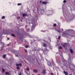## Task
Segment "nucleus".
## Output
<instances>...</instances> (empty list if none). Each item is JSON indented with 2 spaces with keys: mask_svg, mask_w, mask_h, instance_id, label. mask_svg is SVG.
Instances as JSON below:
<instances>
[{
  "mask_svg": "<svg viewBox=\"0 0 75 75\" xmlns=\"http://www.w3.org/2000/svg\"><path fill=\"white\" fill-rule=\"evenodd\" d=\"M54 27H56L57 26V24L56 23H54L53 25Z\"/></svg>",
  "mask_w": 75,
  "mask_h": 75,
  "instance_id": "nucleus-16",
  "label": "nucleus"
},
{
  "mask_svg": "<svg viewBox=\"0 0 75 75\" xmlns=\"http://www.w3.org/2000/svg\"><path fill=\"white\" fill-rule=\"evenodd\" d=\"M2 72H3V73H4V71H5V69H4L3 68L2 69Z\"/></svg>",
  "mask_w": 75,
  "mask_h": 75,
  "instance_id": "nucleus-15",
  "label": "nucleus"
},
{
  "mask_svg": "<svg viewBox=\"0 0 75 75\" xmlns=\"http://www.w3.org/2000/svg\"><path fill=\"white\" fill-rule=\"evenodd\" d=\"M25 52H27V50L25 49Z\"/></svg>",
  "mask_w": 75,
  "mask_h": 75,
  "instance_id": "nucleus-26",
  "label": "nucleus"
},
{
  "mask_svg": "<svg viewBox=\"0 0 75 75\" xmlns=\"http://www.w3.org/2000/svg\"><path fill=\"white\" fill-rule=\"evenodd\" d=\"M65 36H71V35L69 33H67V34H66Z\"/></svg>",
  "mask_w": 75,
  "mask_h": 75,
  "instance_id": "nucleus-8",
  "label": "nucleus"
},
{
  "mask_svg": "<svg viewBox=\"0 0 75 75\" xmlns=\"http://www.w3.org/2000/svg\"><path fill=\"white\" fill-rule=\"evenodd\" d=\"M59 49H62V46H60L59 47Z\"/></svg>",
  "mask_w": 75,
  "mask_h": 75,
  "instance_id": "nucleus-21",
  "label": "nucleus"
},
{
  "mask_svg": "<svg viewBox=\"0 0 75 75\" xmlns=\"http://www.w3.org/2000/svg\"><path fill=\"white\" fill-rule=\"evenodd\" d=\"M21 3L18 4V6H21Z\"/></svg>",
  "mask_w": 75,
  "mask_h": 75,
  "instance_id": "nucleus-22",
  "label": "nucleus"
},
{
  "mask_svg": "<svg viewBox=\"0 0 75 75\" xmlns=\"http://www.w3.org/2000/svg\"><path fill=\"white\" fill-rule=\"evenodd\" d=\"M60 38H61V36H59V37L58 38V39L59 40Z\"/></svg>",
  "mask_w": 75,
  "mask_h": 75,
  "instance_id": "nucleus-28",
  "label": "nucleus"
},
{
  "mask_svg": "<svg viewBox=\"0 0 75 75\" xmlns=\"http://www.w3.org/2000/svg\"><path fill=\"white\" fill-rule=\"evenodd\" d=\"M19 75H21V73H19Z\"/></svg>",
  "mask_w": 75,
  "mask_h": 75,
  "instance_id": "nucleus-32",
  "label": "nucleus"
},
{
  "mask_svg": "<svg viewBox=\"0 0 75 75\" xmlns=\"http://www.w3.org/2000/svg\"><path fill=\"white\" fill-rule=\"evenodd\" d=\"M33 71L35 72H38V71H37V70L35 69H34Z\"/></svg>",
  "mask_w": 75,
  "mask_h": 75,
  "instance_id": "nucleus-13",
  "label": "nucleus"
},
{
  "mask_svg": "<svg viewBox=\"0 0 75 75\" xmlns=\"http://www.w3.org/2000/svg\"><path fill=\"white\" fill-rule=\"evenodd\" d=\"M47 64L49 67H52V64H51V63L49 61L47 62Z\"/></svg>",
  "mask_w": 75,
  "mask_h": 75,
  "instance_id": "nucleus-2",
  "label": "nucleus"
},
{
  "mask_svg": "<svg viewBox=\"0 0 75 75\" xmlns=\"http://www.w3.org/2000/svg\"><path fill=\"white\" fill-rule=\"evenodd\" d=\"M2 44H4V43H3V42H2Z\"/></svg>",
  "mask_w": 75,
  "mask_h": 75,
  "instance_id": "nucleus-38",
  "label": "nucleus"
},
{
  "mask_svg": "<svg viewBox=\"0 0 75 75\" xmlns=\"http://www.w3.org/2000/svg\"><path fill=\"white\" fill-rule=\"evenodd\" d=\"M27 31H28V32H29V31H30V29H27Z\"/></svg>",
  "mask_w": 75,
  "mask_h": 75,
  "instance_id": "nucleus-23",
  "label": "nucleus"
},
{
  "mask_svg": "<svg viewBox=\"0 0 75 75\" xmlns=\"http://www.w3.org/2000/svg\"><path fill=\"white\" fill-rule=\"evenodd\" d=\"M62 47H65V45H62Z\"/></svg>",
  "mask_w": 75,
  "mask_h": 75,
  "instance_id": "nucleus-29",
  "label": "nucleus"
},
{
  "mask_svg": "<svg viewBox=\"0 0 75 75\" xmlns=\"http://www.w3.org/2000/svg\"><path fill=\"white\" fill-rule=\"evenodd\" d=\"M11 35L12 37H16V36L15 35H14V34L13 33L11 34Z\"/></svg>",
  "mask_w": 75,
  "mask_h": 75,
  "instance_id": "nucleus-11",
  "label": "nucleus"
},
{
  "mask_svg": "<svg viewBox=\"0 0 75 75\" xmlns=\"http://www.w3.org/2000/svg\"><path fill=\"white\" fill-rule=\"evenodd\" d=\"M6 75H10V74L9 73V72H5Z\"/></svg>",
  "mask_w": 75,
  "mask_h": 75,
  "instance_id": "nucleus-7",
  "label": "nucleus"
},
{
  "mask_svg": "<svg viewBox=\"0 0 75 75\" xmlns=\"http://www.w3.org/2000/svg\"><path fill=\"white\" fill-rule=\"evenodd\" d=\"M53 69H54V68H53Z\"/></svg>",
  "mask_w": 75,
  "mask_h": 75,
  "instance_id": "nucleus-43",
  "label": "nucleus"
},
{
  "mask_svg": "<svg viewBox=\"0 0 75 75\" xmlns=\"http://www.w3.org/2000/svg\"><path fill=\"white\" fill-rule=\"evenodd\" d=\"M38 75H40V74H38Z\"/></svg>",
  "mask_w": 75,
  "mask_h": 75,
  "instance_id": "nucleus-41",
  "label": "nucleus"
},
{
  "mask_svg": "<svg viewBox=\"0 0 75 75\" xmlns=\"http://www.w3.org/2000/svg\"><path fill=\"white\" fill-rule=\"evenodd\" d=\"M3 58H4V59H5V58H6V54H4L3 55Z\"/></svg>",
  "mask_w": 75,
  "mask_h": 75,
  "instance_id": "nucleus-12",
  "label": "nucleus"
},
{
  "mask_svg": "<svg viewBox=\"0 0 75 75\" xmlns=\"http://www.w3.org/2000/svg\"><path fill=\"white\" fill-rule=\"evenodd\" d=\"M16 66L17 67H18V66H19V65L18 64H16Z\"/></svg>",
  "mask_w": 75,
  "mask_h": 75,
  "instance_id": "nucleus-30",
  "label": "nucleus"
},
{
  "mask_svg": "<svg viewBox=\"0 0 75 75\" xmlns=\"http://www.w3.org/2000/svg\"><path fill=\"white\" fill-rule=\"evenodd\" d=\"M17 69H20V67H18L17 68H16Z\"/></svg>",
  "mask_w": 75,
  "mask_h": 75,
  "instance_id": "nucleus-25",
  "label": "nucleus"
},
{
  "mask_svg": "<svg viewBox=\"0 0 75 75\" xmlns=\"http://www.w3.org/2000/svg\"><path fill=\"white\" fill-rule=\"evenodd\" d=\"M64 3H66L67 2V1L65 0H64L63 1Z\"/></svg>",
  "mask_w": 75,
  "mask_h": 75,
  "instance_id": "nucleus-24",
  "label": "nucleus"
},
{
  "mask_svg": "<svg viewBox=\"0 0 75 75\" xmlns=\"http://www.w3.org/2000/svg\"><path fill=\"white\" fill-rule=\"evenodd\" d=\"M19 66H20L21 67L22 66V64H18Z\"/></svg>",
  "mask_w": 75,
  "mask_h": 75,
  "instance_id": "nucleus-20",
  "label": "nucleus"
},
{
  "mask_svg": "<svg viewBox=\"0 0 75 75\" xmlns=\"http://www.w3.org/2000/svg\"><path fill=\"white\" fill-rule=\"evenodd\" d=\"M58 25H59V27H60V25H61L60 24V23H58Z\"/></svg>",
  "mask_w": 75,
  "mask_h": 75,
  "instance_id": "nucleus-27",
  "label": "nucleus"
},
{
  "mask_svg": "<svg viewBox=\"0 0 75 75\" xmlns=\"http://www.w3.org/2000/svg\"><path fill=\"white\" fill-rule=\"evenodd\" d=\"M69 68H71V67H69Z\"/></svg>",
  "mask_w": 75,
  "mask_h": 75,
  "instance_id": "nucleus-37",
  "label": "nucleus"
},
{
  "mask_svg": "<svg viewBox=\"0 0 75 75\" xmlns=\"http://www.w3.org/2000/svg\"><path fill=\"white\" fill-rule=\"evenodd\" d=\"M28 47H29V46H28L26 45L25 46V47L26 48H28Z\"/></svg>",
  "mask_w": 75,
  "mask_h": 75,
  "instance_id": "nucleus-19",
  "label": "nucleus"
},
{
  "mask_svg": "<svg viewBox=\"0 0 75 75\" xmlns=\"http://www.w3.org/2000/svg\"><path fill=\"white\" fill-rule=\"evenodd\" d=\"M5 18V16H3L1 17V19H4Z\"/></svg>",
  "mask_w": 75,
  "mask_h": 75,
  "instance_id": "nucleus-18",
  "label": "nucleus"
},
{
  "mask_svg": "<svg viewBox=\"0 0 75 75\" xmlns=\"http://www.w3.org/2000/svg\"><path fill=\"white\" fill-rule=\"evenodd\" d=\"M51 75H54V74L52 73H51Z\"/></svg>",
  "mask_w": 75,
  "mask_h": 75,
  "instance_id": "nucleus-33",
  "label": "nucleus"
},
{
  "mask_svg": "<svg viewBox=\"0 0 75 75\" xmlns=\"http://www.w3.org/2000/svg\"><path fill=\"white\" fill-rule=\"evenodd\" d=\"M42 73L44 74H45V70H43Z\"/></svg>",
  "mask_w": 75,
  "mask_h": 75,
  "instance_id": "nucleus-10",
  "label": "nucleus"
},
{
  "mask_svg": "<svg viewBox=\"0 0 75 75\" xmlns=\"http://www.w3.org/2000/svg\"><path fill=\"white\" fill-rule=\"evenodd\" d=\"M64 72L65 75H68V73L67 72V71H64Z\"/></svg>",
  "mask_w": 75,
  "mask_h": 75,
  "instance_id": "nucleus-4",
  "label": "nucleus"
},
{
  "mask_svg": "<svg viewBox=\"0 0 75 75\" xmlns=\"http://www.w3.org/2000/svg\"><path fill=\"white\" fill-rule=\"evenodd\" d=\"M70 51L71 53V54H73V50H72V49H70Z\"/></svg>",
  "mask_w": 75,
  "mask_h": 75,
  "instance_id": "nucleus-9",
  "label": "nucleus"
},
{
  "mask_svg": "<svg viewBox=\"0 0 75 75\" xmlns=\"http://www.w3.org/2000/svg\"><path fill=\"white\" fill-rule=\"evenodd\" d=\"M7 39H8V40H9V38H7Z\"/></svg>",
  "mask_w": 75,
  "mask_h": 75,
  "instance_id": "nucleus-36",
  "label": "nucleus"
},
{
  "mask_svg": "<svg viewBox=\"0 0 75 75\" xmlns=\"http://www.w3.org/2000/svg\"><path fill=\"white\" fill-rule=\"evenodd\" d=\"M26 69L28 71H30V69H29V67H27Z\"/></svg>",
  "mask_w": 75,
  "mask_h": 75,
  "instance_id": "nucleus-14",
  "label": "nucleus"
},
{
  "mask_svg": "<svg viewBox=\"0 0 75 75\" xmlns=\"http://www.w3.org/2000/svg\"><path fill=\"white\" fill-rule=\"evenodd\" d=\"M52 64L53 65H54H54H55V63H54V62H52Z\"/></svg>",
  "mask_w": 75,
  "mask_h": 75,
  "instance_id": "nucleus-17",
  "label": "nucleus"
},
{
  "mask_svg": "<svg viewBox=\"0 0 75 75\" xmlns=\"http://www.w3.org/2000/svg\"><path fill=\"white\" fill-rule=\"evenodd\" d=\"M43 46L44 47H47V45L45 43L43 44Z\"/></svg>",
  "mask_w": 75,
  "mask_h": 75,
  "instance_id": "nucleus-6",
  "label": "nucleus"
},
{
  "mask_svg": "<svg viewBox=\"0 0 75 75\" xmlns=\"http://www.w3.org/2000/svg\"><path fill=\"white\" fill-rule=\"evenodd\" d=\"M27 16V15L25 13H24L23 14L22 16L23 17H26V16Z\"/></svg>",
  "mask_w": 75,
  "mask_h": 75,
  "instance_id": "nucleus-3",
  "label": "nucleus"
},
{
  "mask_svg": "<svg viewBox=\"0 0 75 75\" xmlns=\"http://www.w3.org/2000/svg\"><path fill=\"white\" fill-rule=\"evenodd\" d=\"M16 57H17V56H17V55H16Z\"/></svg>",
  "mask_w": 75,
  "mask_h": 75,
  "instance_id": "nucleus-39",
  "label": "nucleus"
},
{
  "mask_svg": "<svg viewBox=\"0 0 75 75\" xmlns=\"http://www.w3.org/2000/svg\"><path fill=\"white\" fill-rule=\"evenodd\" d=\"M41 31H42V30H41Z\"/></svg>",
  "mask_w": 75,
  "mask_h": 75,
  "instance_id": "nucleus-40",
  "label": "nucleus"
},
{
  "mask_svg": "<svg viewBox=\"0 0 75 75\" xmlns=\"http://www.w3.org/2000/svg\"><path fill=\"white\" fill-rule=\"evenodd\" d=\"M58 33H60V32H59V30H57V31Z\"/></svg>",
  "mask_w": 75,
  "mask_h": 75,
  "instance_id": "nucleus-34",
  "label": "nucleus"
},
{
  "mask_svg": "<svg viewBox=\"0 0 75 75\" xmlns=\"http://www.w3.org/2000/svg\"><path fill=\"white\" fill-rule=\"evenodd\" d=\"M40 3H42V1H40Z\"/></svg>",
  "mask_w": 75,
  "mask_h": 75,
  "instance_id": "nucleus-35",
  "label": "nucleus"
},
{
  "mask_svg": "<svg viewBox=\"0 0 75 75\" xmlns=\"http://www.w3.org/2000/svg\"><path fill=\"white\" fill-rule=\"evenodd\" d=\"M42 4H47V3L46 2L43 1L42 2Z\"/></svg>",
  "mask_w": 75,
  "mask_h": 75,
  "instance_id": "nucleus-5",
  "label": "nucleus"
},
{
  "mask_svg": "<svg viewBox=\"0 0 75 75\" xmlns=\"http://www.w3.org/2000/svg\"><path fill=\"white\" fill-rule=\"evenodd\" d=\"M69 75H71V74H70Z\"/></svg>",
  "mask_w": 75,
  "mask_h": 75,
  "instance_id": "nucleus-42",
  "label": "nucleus"
},
{
  "mask_svg": "<svg viewBox=\"0 0 75 75\" xmlns=\"http://www.w3.org/2000/svg\"><path fill=\"white\" fill-rule=\"evenodd\" d=\"M38 13L39 15L40 14H44V12H45V9H40V8H37Z\"/></svg>",
  "mask_w": 75,
  "mask_h": 75,
  "instance_id": "nucleus-1",
  "label": "nucleus"
},
{
  "mask_svg": "<svg viewBox=\"0 0 75 75\" xmlns=\"http://www.w3.org/2000/svg\"><path fill=\"white\" fill-rule=\"evenodd\" d=\"M20 16H19V18H17L18 20L19 19H20Z\"/></svg>",
  "mask_w": 75,
  "mask_h": 75,
  "instance_id": "nucleus-31",
  "label": "nucleus"
}]
</instances>
